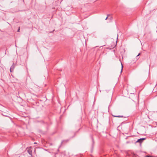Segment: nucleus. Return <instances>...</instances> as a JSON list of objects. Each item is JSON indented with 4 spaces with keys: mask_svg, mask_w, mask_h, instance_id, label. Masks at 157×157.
<instances>
[{
    "mask_svg": "<svg viewBox=\"0 0 157 157\" xmlns=\"http://www.w3.org/2000/svg\"><path fill=\"white\" fill-rule=\"evenodd\" d=\"M14 67H15V66L13 65H13H12L11 66V67L10 68V71L11 72H12L13 71Z\"/></svg>",
    "mask_w": 157,
    "mask_h": 157,
    "instance_id": "nucleus-2",
    "label": "nucleus"
},
{
    "mask_svg": "<svg viewBox=\"0 0 157 157\" xmlns=\"http://www.w3.org/2000/svg\"><path fill=\"white\" fill-rule=\"evenodd\" d=\"M113 116L116 117H123L121 116Z\"/></svg>",
    "mask_w": 157,
    "mask_h": 157,
    "instance_id": "nucleus-4",
    "label": "nucleus"
},
{
    "mask_svg": "<svg viewBox=\"0 0 157 157\" xmlns=\"http://www.w3.org/2000/svg\"><path fill=\"white\" fill-rule=\"evenodd\" d=\"M110 15V14H108L107 15V17L106 18L105 20H107V18H108V17H109Z\"/></svg>",
    "mask_w": 157,
    "mask_h": 157,
    "instance_id": "nucleus-5",
    "label": "nucleus"
},
{
    "mask_svg": "<svg viewBox=\"0 0 157 157\" xmlns=\"http://www.w3.org/2000/svg\"><path fill=\"white\" fill-rule=\"evenodd\" d=\"M140 54V53H139V54L136 56L137 57H138V56H139Z\"/></svg>",
    "mask_w": 157,
    "mask_h": 157,
    "instance_id": "nucleus-6",
    "label": "nucleus"
},
{
    "mask_svg": "<svg viewBox=\"0 0 157 157\" xmlns=\"http://www.w3.org/2000/svg\"><path fill=\"white\" fill-rule=\"evenodd\" d=\"M122 68H123V65H122V69H121V72L122 71Z\"/></svg>",
    "mask_w": 157,
    "mask_h": 157,
    "instance_id": "nucleus-7",
    "label": "nucleus"
},
{
    "mask_svg": "<svg viewBox=\"0 0 157 157\" xmlns=\"http://www.w3.org/2000/svg\"><path fill=\"white\" fill-rule=\"evenodd\" d=\"M28 153L31 155H32V151L29 148V149L28 150Z\"/></svg>",
    "mask_w": 157,
    "mask_h": 157,
    "instance_id": "nucleus-3",
    "label": "nucleus"
},
{
    "mask_svg": "<svg viewBox=\"0 0 157 157\" xmlns=\"http://www.w3.org/2000/svg\"><path fill=\"white\" fill-rule=\"evenodd\" d=\"M19 30H20V29H19L18 30V31H19Z\"/></svg>",
    "mask_w": 157,
    "mask_h": 157,
    "instance_id": "nucleus-9",
    "label": "nucleus"
},
{
    "mask_svg": "<svg viewBox=\"0 0 157 157\" xmlns=\"http://www.w3.org/2000/svg\"><path fill=\"white\" fill-rule=\"evenodd\" d=\"M109 19H111H111H112V17H110L109 18Z\"/></svg>",
    "mask_w": 157,
    "mask_h": 157,
    "instance_id": "nucleus-8",
    "label": "nucleus"
},
{
    "mask_svg": "<svg viewBox=\"0 0 157 157\" xmlns=\"http://www.w3.org/2000/svg\"><path fill=\"white\" fill-rule=\"evenodd\" d=\"M145 139L144 138H140L136 142L137 143H139L141 144L142 143L144 140H145Z\"/></svg>",
    "mask_w": 157,
    "mask_h": 157,
    "instance_id": "nucleus-1",
    "label": "nucleus"
}]
</instances>
